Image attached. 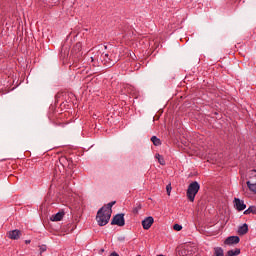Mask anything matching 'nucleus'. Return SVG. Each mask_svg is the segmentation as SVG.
<instances>
[{"instance_id": "obj_12", "label": "nucleus", "mask_w": 256, "mask_h": 256, "mask_svg": "<svg viewBox=\"0 0 256 256\" xmlns=\"http://www.w3.org/2000/svg\"><path fill=\"white\" fill-rule=\"evenodd\" d=\"M65 217V212H58L55 215H52L51 221H61Z\"/></svg>"}, {"instance_id": "obj_10", "label": "nucleus", "mask_w": 256, "mask_h": 256, "mask_svg": "<svg viewBox=\"0 0 256 256\" xmlns=\"http://www.w3.org/2000/svg\"><path fill=\"white\" fill-rule=\"evenodd\" d=\"M116 203H117L116 201H112V202L108 203L107 205H104L102 207V209L104 211H106V213H109L111 215L113 213V210H112L113 205H115Z\"/></svg>"}, {"instance_id": "obj_24", "label": "nucleus", "mask_w": 256, "mask_h": 256, "mask_svg": "<svg viewBox=\"0 0 256 256\" xmlns=\"http://www.w3.org/2000/svg\"><path fill=\"white\" fill-rule=\"evenodd\" d=\"M250 175H251L252 177H256V170H251Z\"/></svg>"}, {"instance_id": "obj_15", "label": "nucleus", "mask_w": 256, "mask_h": 256, "mask_svg": "<svg viewBox=\"0 0 256 256\" xmlns=\"http://www.w3.org/2000/svg\"><path fill=\"white\" fill-rule=\"evenodd\" d=\"M246 185L248 187V189L254 193L256 195V182L255 183H251V181H247Z\"/></svg>"}, {"instance_id": "obj_7", "label": "nucleus", "mask_w": 256, "mask_h": 256, "mask_svg": "<svg viewBox=\"0 0 256 256\" xmlns=\"http://www.w3.org/2000/svg\"><path fill=\"white\" fill-rule=\"evenodd\" d=\"M153 223H155V219H153V216L146 217L142 221V227L145 230H149V229H151V226L153 225Z\"/></svg>"}, {"instance_id": "obj_22", "label": "nucleus", "mask_w": 256, "mask_h": 256, "mask_svg": "<svg viewBox=\"0 0 256 256\" xmlns=\"http://www.w3.org/2000/svg\"><path fill=\"white\" fill-rule=\"evenodd\" d=\"M166 191L168 195H171V185L166 186Z\"/></svg>"}, {"instance_id": "obj_8", "label": "nucleus", "mask_w": 256, "mask_h": 256, "mask_svg": "<svg viewBox=\"0 0 256 256\" xmlns=\"http://www.w3.org/2000/svg\"><path fill=\"white\" fill-rule=\"evenodd\" d=\"M21 235H23V233L19 229H15V230H12V231L8 232L9 239H12L14 241H17L18 239H21Z\"/></svg>"}, {"instance_id": "obj_27", "label": "nucleus", "mask_w": 256, "mask_h": 256, "mask_svg": "<svg viewBox=\"0 0 256 256\" xmlns=\"http://www.w3.org/2000/svg\"><path fill=\"white\" fill-rule=\"evenodd\" d=\"M26 245H29L31 243V240H25Z\"/></svg>"}, {"instance_id": "obj_18", "label": "nucleus", "mask_w": 256, "mask_h": 256, "mask_svg": "<svg viewBox=\"0 0 256 256\" xmlns=\"http://www.w3.org/2000/svg\"><path fill=\"white\" fill-rule=\"evenodd\" d=\"M214 255L215 256H225V253L223 252V248H221V247L215 248Z\"/></svg>"}, {"instance_id": "obj_11", "label": "nucleus", "mask_w": 256, "mask_h": 256, "mask_svg": "<svg viewBox=\"0 0 256 256\" xmlns=\"http://www.w3.org/2000/svg\"><path fill=\"white\" fill-rule=\"evenodd\" d=\"M249 233V226L247 224H243L238 228L239 235H247Z\"/></svg>"}, {"instance_id": "obj_9", "label": "nucleus", "mask_w": 256, "mask_h": 256, "mask_svg": "<svg viewBox=\"0 0 256 256\" xmlns=\"http://www.w3.org/2000/svg\"><path fill=\"white\" fill-rule=\"evenodd\" d=\"M241 241V238L239 236H229L225 241V245H237Z\"/></svg>"}, {"instance_id": "obj_19", "label": "nucleus", "mask_w": 256, "mask_h": 256, "mask_svg": "<svg viewBox=\"0 0 256 256\" xmlns=\"http://www.w3.org/2000/svg\"><path fill=\"white\" fill-rule=\"evenodd\" d=\"M155 158L158 160V163H160V165H165V158H163V156H161L160 154H156Z\"/></svg>"}, {"instance_id": "obj_2", "label": "nucleus", "mask_w": 256, "mask_h": 256, "mask_svg": "<svg viewBox=\"0 0 256 256\" xmlns=\"http://www.w3.org/2000/svg\"><path fill=\"white\" fill-rule=\"evenodd\" d=\"M111 219V214L105 211L103 208H100L97 212L96 221L100 227H105Z\"/></svg>"}, {"instance_id": "obj_5", "label": "nucleus", "mask_w": 256, "mask_h": 256, "mask_svg": "<svg viewBox=\"0 0 256 256\" xmlns=\"http://www.w3.org/2000/svg\"><path fill=\"white\" fill-rule=\"evenodd\" d=\"M101 58L103 59L102 63H104V65H106L107 67H111V65H114L119 61V59L117 58L111 59L110 54H102Z\"/></svg>"}, {"instance_id": "obj_17", "label": "nucleus", "mask_w": 256, "mask_h": 256, "mask_svg": "<svg viewBox=\"0 0 256 256\" xmlns=\"http://www.w3.org/2000/svg\"><path fill=\"white\" fill-rule=\"evenodd\" d=\"M151 141L155 147H159V145H161V139L157 138V136H152Z\"/></svg>"}, {"instance_id": "obj_21", "label": "nucleus", "mask_w": 256, "mask_h": 256, "mask_svg": "<svg viewBox=\"0 0 256 256\" xmlns=\"http://www.w3.org/2000/svg\"><path fill=\"white\" fill-rule=\"evenodd\" d=\"M173 229H174V231H181V229H183V226H181L179 224H174Z\"/></svg>"}, {"instance_id": "obj_23", "label": "nucleus", "mask_w": 256, "mask_h": 256, "mask_svg": "<svg viewBox=\"0 0 256 256\" xmlns=\"http://www.w3.org/2000/svg\"><path fill=\"white\" fill-rule=\"evenodd\" d=\"M93 67H97V63H95V59L93 57L90 58Z\"/></svg>"}, {"instance_id": "obj_4", "label": "nucleus", "mask_w": 256, "mask_h": 256, "mask_svg": "<svg viewBox=\"0 0 256 256\" xmlns=\"http://www.w3.org/2000/svg\"><path fill=\"white\" fill-rule=\"evenodd\" d=\"M111 225H118V227H124L125 214H116L111 221Z\"/></svg>"}, {"instance_id": "obj_6", "label": "nucleus", "mask_w": 256, "mask_h": 256, "mask_svg": "<svg viewBox=\"0 0 256 256\" xmlns=\"http://www.w3.org/2000/svg\"><path fill=\"white\" fill-rule=\"evenodd\" d=\"M234 207L238 211H245L247 209V205L245 204V201L239 199V198H234Z\"/></svg>"}, {"instance_id": "obj_26", "label": "nucleus", "mask_w": 256, "mask_h": 256, "mask_svg": "<svg viewBox=\"0 0 256 256\" xmlns=\"http://www.w3.org/2000/svg\"><path fill=\"white\" fill-rule=\"evenodd\" d=\"M110 59H117V57H115V54L111 53L110 54Z\"/></svg>"}, {"instance_id": "obj_25", "label": "nucleus", "mask_w": 256, "mask_h": 256, "mask_svg": "<svg viewBox=\"0 0 256 256\" xmlns=\"http://www.w3.org/2000/svg\"><path fill=\"white\" fill-rule=\"evenodd\" d=\"M139 209H141V204H139V205L137 206V208L134 209V213H137V212L139 211Z\"/></svg>"}, {"instance_id": "obj_16", "label": "nucleus", "mask_w": 256, "mask_h": 256, "mask_svg": "<svg viewBox=\"0 0 256 256\" xmlns=\"http://www.w3.org/2000/svg\"><path fill=\"white\" fill-rule=\"evenodd\" d=\"M256 215V207L255 206H250L248 209L244 211V215Z\"/></svg>"}, {"instance_id": "obj_28", "label": "nucleus", "mask_w": 256, "mask_h": 256, "mask_svg": "<svg viewBox=\"0 0 256 256\" xmlns=\"http://www.w3.org/2000/svg\"><path fill=\"white\" fill-rule=\"evenodd\" d=\"M54 3H57V2H59V0H52Z\"/></svg>"}, {"instance_id": "obj_13", "label": "nucleus", "mask_w": 256, "mask_h": 256, "mask_svg": "<svg viewBox=\"0 0 256 256\" xmlns=\"http://www.w3.org/2000/svg\"><path fill=\"white\" fill-rule=\"evenodd\" d=\"M59 161L63 167H71V163H73L70 159H67V157H61Z\"/></svg>"}, {"instance_id": "obj_1", "label": "nucleus", "mask_w": 256, "mask_h": 256, "mask_svg": "<svg viewBox=\"0 0 256 256\" xmlns=\"http://www.w3.org/2000/svg\"><path fill=\"white\" fill-rule=\"evenodd\" d=\"M201 189V186L199 185V182L194 181L189 184L186 196L188 200L193 203L195 201L196 195L199 193V190Z\"/></svg>"}, {"instance_id": "obj_20", "label": "nucleus", "mask_w": 256, "mask_h": 256, "mask_svg": "<svg viewBox=\"0 0 256 256\" xmlns=\"http://www.w3.org/2000/svg\"><path fill=\"white\" fill-rule=\"evenodd\" d=\"M39 251H40V255L45 253V251H47V245H45V244L40 245Z\"/></svg>"}, {"instance_id": "obj_3", "label": "nucleus", "mask_w": 256, "mask_h": 256, "mask_svg": "<svg viewBox=\"0 0 256 256\" xmlns=\"http://www.w3.org/2000/svg\"><path fill=\"white\" fill-rule=\"evenodd\" d=\"M81 49H83V44H81V42H77L72 48V53L74 55L72 67H78V69L81 67L78 64L81 61Z\"/></svg>"}, {"instance_id": "obj_14", "label": "nucleus", "mask_w": 256, "mask_h": 256, "mask_svg": "<svg viewBox=\"0 0 256 256\" xmlns=\"http://www.w3.org/2000/svg\"><path fill=\"white\" fill-rule=\"evenodd\" d=\"M237 255H241V249L236 248L234 250H229L225 256H237Z\"/></svg>"}]
</instances>
